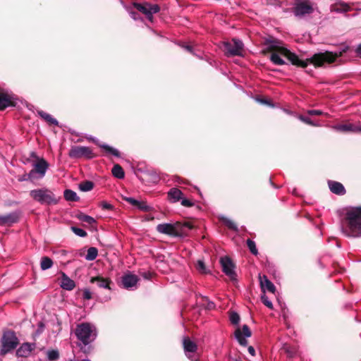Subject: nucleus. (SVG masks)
Masks as SVG:
<instances>
[{
	"label": "nucleus",
	"mask_w": 361,
	"mask_h": 361,
	"mask_svg": "<svg viewBox=\"0 0 361 361\" xmlns=\"http://www.w3.org/2000/svg\"><path fill=\"white\" fill-rule=\"evenodd\" d=\"M269 48L271 50L270 59L274 64L283 65L285 61L282 57H285L293 65L302 68L307 67L309 63H312L316 67L322 66L325 63H331L348 49V46H344L339 51L334 53L330 51L317 53L311 58L302 61L295 54L283 47L279 42H273L270 44Z\"/></svg>",
	"instance_id": "obj_1"
},
{
	"label": "nucleus",
	"mask_w": 361,
	"mask_h": 361,
	"mask_svg": "<svg viewBox=\"0 0 361 361\" xmlns=\"http://www.w3.org/2000/svg\"><path fill=\"white\" fill-rule=\"evenodd\" d=\"M345 222L348 228V235L361 236V207L349 208L345 214Z\"/></svg>",
	"instance_id": "obj_2"
},
{
	"label": "nucleus",
	"mask_w": 361,
	"mask_h": 361,
	"mask_svg": "<svg viewBox=\"0 0 361 361\" xmlns=\"http://www.w3.org/2000/svg\"><path fill=\"white\" fill-rule=\"evenodd\" d=\"M193 226L190 223L181 224L179 222L175 224H160L157 226V231L162 234L171 236H180L191 230Z\"/></svg>",
	"instance_id": "obj_3"
},
{
	"label": "nucleus",
	"mask_w": 361,
	"mask_h": 361,
	"mask_svg": "<svg viewBox=\"0 0 361 361\" xmlns=\"http://www.w3.org/2000/svg\"><path fill=\"white\" fill-rule=\"evenodd\" d=\"M30 197L36 202L42 204H56L59 198L49 190L39 188L30 192Z\"/></svg>",
	"instance_id": "obj_4"
},
{
	"label": "nucleus",
	"mask_w": 361,
	"mask_h": 361,
	"mask_svg": "<svg viewBox=\"0 0 361 361\" xmlns=\"http://www.w3.org/2000/svg\"><path fill=\"white\" fill-rule=\"evenodd\" d=\"M75 334L78 338L85 345L93 341L97 336L95 327L89 323H82L78 325Z\"/></svg>",
	"instance_id": "obj_5"
},
{
	"label": "nucleus",
	"mask_w": 361,
	"mask_h": 361,
	"mask_svg": "<svg viewBox=\"0 0 361 361\" xmlns=\"http://www.w3.org/2000/svg\"><path fill=\"white\" fill-rule=\"evenodd\" d=\"M0 355H4L15 349L18 344V339L12 331H5L1 340Z\"/></svg>",
	"instance_id": "obj_6"
},
{
	"label": "nucleus",
	"mask_w": 361,
	"mask_h": 361,
	"mask_svg": "<svg viewBox=\"0 0 361 361\" xmlns=\"http://www.w3.org/2000/svg\"><path fill=\"white\" fill-rule=\"evenodd\" d=\"M48 166L49 164L47 161L44 159L37 160V161L33 164V169L28 173V178L30 180L42 178L44 176Z\"/></svg>",
	"instance_id": "obj_7"
},
{
	"label": "nucleus",
	"mask_w": 361,
	"mask_h": 361,
	"mask_svg": "<svg viewBox=\"0 0 361 361\" xmlns=\"http://www.w3.org/2000/svg\"><path fill=\"white\" fill-rule=\"evenodd\" d=\"M224 51L227 56H243V44L240 40L233 39L224 43Z\"/></svg>",
	"instance_id": "obj_8"
},
{
	"label": "nucleus",
	"mask_w": 361,
	"mask_h": 361,
	"mask_svg": "<svg viewBox=\"0 0 361 361\" xmlns=\"http://www.w3.org/2000/svg\"><path fill=\"white\" fill-rule=\"evenodd\" d=\"M133 6L143 13L150 22L153 21V14L158 13L160 10L157 4H151L149 3H134Z\"/></svg>",
	"instance_id": "obj_9"
},
{
	"label": "nucleus",
	"mask_w": 361,
	"mask_h": 361,
	"mask_svg": "<svg viewBox=\"0 0 361 361\" xmlns=\"http://www.w3.org/2000/svg\"><path fill=\"white\" fill-rule=\"evenodd\" d=\"M68 155L70 157L74 159H78L82 157L86 159H92L94 157L92 150L90 147L84 146L73 147L70 149Z\"/></svg>",
	"instance_id": "obj_10"
},
{
	"label": "nucleus",
	"mask_w": 361,
	"mask_h": 361,
	"mask_svg": "<svg viewBox=\"0 0 361 361\" xmlns=\"http://www.w3.org/2000/svg\"><path fill=\"white\" fill-rule=\"evenodd\" d=\"M252 335L248 326L244 324L242 327L238 326L234 332V336L240 345L246 346L247 345V338Z\"/></svg>",
	"instance_id": "obj_11"
},
{
	"label": "nucleus",
	"mask_w": 361,
	"mask_h": 361,
	"mask_svg": "<svg viewBox=\"0 0 361 361\" xmlns=\"http://www.w3.org/2000/svg\"><path fill=\"white\" fill-rule=\"evenodd\" d=\"M223 271L231 279L235 280L236 274L234 270V264L228 257H223L220 259Z\"/></svg>",
	"instance_id": "obj_12"
},
{
	"label": "nucleus",
	"mask_w": 361,
	"mask_h": 361,
	"mask_svg": "<svg viewBox=\"0 0 361 361\" xmlns=\"http://www.w3.org/2000/svg\"><path fill=\"white\" fill-rule=\"evenodd\" d=\"M313 8L308 1L298 2L295 7L294 13L297 16H302L311 13Z\"/></svg>",
	"instance_id": "obj_13"
},
{
	"label": "nucleus",
	"mask_w": 361,
	"mask_h": 361,
	"mask_svg": "<svg viewBox=\"0 0 361 361\" xmlns=\"http://www.w3.org/2000/svg\"><path fill=\"white\" fill-rule=\"evenodd\" d=\"M13 99L14 98L12 95L4 92H0V110L14 106Z\"/></svg>",
	"instance_id": "obj_14"
},
{
	"label": "nucleus",
	"mask_w": 361,
	"mask_h": 361,
	"mask_svg": "<svg viewBox=\"0 0 361 361\" xmlns=\"http://www.w3.org/2000/svg\"><path fill=\"white\" fill-rule=\"evenodd\" d=\"M138 278L135 274H128L123 276L122 283L125 288L130 289L136 286Z\"/></svg>",
	"instance_id": "obj_15"
},
{
	"label": "nucleus",
	"mask_w": 361,
	"mask_h": 361,
	"mask_svg": "<svg viewBox=\"0 0 361 361\" xmlns=\"http://www.w3.org/2000/svg\"><path fill=\"white\" fill-rule=\"evenodd\" d=\"M19 215L17 212H13L6 215L0 216V225L10 226L18 221Z\"/></svg>",
	"instance_id": "obj_16"
},
{
	"label": "nucleus",
	"mask_w": 361,
	"mask_h": 361,
	"mask_svg": "<svg viewBox=\"0 0 361 361\" xmlns=\"http://www.w3.org/2000/svg\"><path fill=\"white\" fill-rule=\"evenodd\" d=\"M259 278L260 286L264 293L266 290L269 291L272 293H274L275 292V290H276L275 286L273 284V283L271 282L268 279L267 276H262L259 275Z\"/></svg>",
	"instance_id": "obj_17"
},
{
	"label": "nucleus",
	"mask_w": 361,
	"mask_h": 361,
	"mask_svg": "<svg viewBox=\"0 0 361 361\" xmlns=\"http://www.w3.org/2000/svg\"><path fill=\"white\" fill-rule=\"evenodd\" d=\"M60 286L64 290H72L75 287V283L65 273H61Z\"/></svg>",
	"instance_id": "obj_18"
},
{
	"label": "nucleus",
	"mask_w": 361,
	"mask_h": 361,
	"mask_svg": "<svg viewBox=\"0 0 361 361\" xmlns=\"http://www.w3.org/2000/svg\"><path fill=\"white\" fill-rule=\"evenodd\" d=\"M35 348V345L25 343H23L16 351V354L18 357H27L32 350Z\"/></svg>",
	"instance_id": "obj_19"
},
{
	"label": "nucleus",
	"mask_w": 361,
	"mask_h": 361,
	"mask_svg": "<svg viewBox=\"0 0 361 361\" xmlns=\"http://www.w3.org/2000/svg\"><path fill=\"white\" fill-rule=\"evenodd\" d=\"M183 348L185 352L186 356L190 358V353H195L197 348V345L192 341L189 338H185L183 339Z\"/></svg>",
	"instance_id": "obj_20"
},
{
	"label": "nucleus",
	"mask_w": 361,
	"mask_h": 361,
	"mask_svg": "<svg viewBox=\"0 0 361 361\" xmlns=\"http://www.w3.org/2000/svg\"><path fill=\"white\" fill-rule=\"evenodd\" d=\"M335 130L342 132L361 131V128L352 123L341 124L333 127Z\"/></svg>",
	"instance_id": "obj_21"
},
{
	"label": "nucleus",
	"mask_w": 361,
	"mask_h": 361,
	"mask_svg": "<svg viewBox=\"0 0 361 361\" xmlns=\"http://www.w3.org/2000/svg\"><path fill=\"white\" fill-rule=\"evenodd\" d=\"M329 187L330 190L336 195H344L345 192V190L343 185L338 182L336 181H329Z\"/></svg>",
	"instance_id": "obj_22"
},
{
	"label": "nucleus",
	"mask_w": 361,
	"mask_h": 361,
	"mask_svg": "<svg viewBox=\"0 0 361 361\" xmlns=\"http://www.w3.org/2000/svg\"><path fill=\"white\" fill-rule=\"evenodd\" d=\"M168 196L171 202H176L182 199L183 192L179 189L173 188L169 191Z\"/></svg>",
	"instance_id": "obj_23"
},
{
	"label": "nucleus",
	"mask_w": 361,
	"mask_h": 361,
	"mask_svg": "<svg viewBox=\"0 0 361 361\" xmlns=\"http://www.w3.org/2000/svg\"><path fill=\"white\" fill-rule=\"evenodd\" d=\"M91 283H97V286L99 288L110 289L109 284L111 281L109 279H104L101 276L92 277L90 280Z\"/></svg>",
	"instance_id": "obj_24"
},
{
	"label": "nucleus",
	"mask_w": 361,
	"mask_h": 361,
	"mask_svg": "<svg viewBox=\"0 0 361 361\" xmlns=\"http://www.w3.org/2000/svg\"><path fill=\"white\" fill-rule=\"evenodd\" d=\"M38 114L49 123L58 126V121L55 118H54L50 114L42 111H39Z\"/></svg>",
	"instance_id": "obj_25"
},
{
	"label": "nucleus",
	"mask_w": 361,
	"mask_h": 361,
	"mask_svg": "<svg viewBox=\"0 0 361 361\" xmlns=\"http://www.w3.org/2000/svg\"><path fill=\"white\" fill-rule=\"evenodd\" d=\"M111 172L114 176H115L117 178L121 179L124 178V171L122 167L118 164H116L114 166Z\"/></svg>",
	"instance_id": "obj_26"
},
{
	"label": "nucleus",
	"mask_w": 361,
	"mask_h": 361,
	"mask_svg": "<svg viewBox=\"0 0 361 361\" xmlns=\"http://www.w3.org/2000/svg\"><path fill=\"white\" fill-rule=\"evenodd\" d=\"M53 265L52 260L48 257H43L41 259L40 267L42 270H47L51 268Z\"/></svg>",
	"instance_id": "obj_27"
},
{
	"label": "nucleus",
	"mask_w": 361,
	"mask_h": 361,
	"mask_svg": "<svg viewBox=\"0 0 361 361\" xmlns=\"http://www.w3.org/2000/svg\"><path fill=\"white\" fill-rule=\"evenodd\" d=\"M98 254L97 249L92 247L87 250V253L85 256V259L89 261H92L96 259Z\"/></svg>",
	"instance_id": "obj_28"
},
{
	"label": "nucleus",
	"mask_w": 361,
	"mask_h": 361,
	"mask_svg": "<svg viewBox=\"0 0 361 361\" xmlns=\"http://www.w3.org/2000/svg\"><path fill=\"white\" fill-rule=\"evenodd\" d=\"M64 197L68 201H76L78 199L76 192L71 190L64 191Z\"/></svg>",
	"instance_id": "obj_29"
},
{
	"label": "nucleus",
	"mask_w": 361,
	"mask_h": 361,
	"mask_svg": "<svg viewBox=\"0 0 361 361\" xmlns=\"http://www.w3.org/2000/svg\"><path fill=\"white\" fill-rule=\"evenodd\" d=\"M93 187H94L93 183L92 181H89V180L82 182L79 185L80 190L83 192L90 191L91 190H92Z\"/></svg>",
	"instance_id": "obj_30"
},
{
	"label": "nucleus",
	"mask_w": 361,
	"mask_h": 361,
	"mask_svg": "<svg viewBox=\"0 0 361 361\" xmlns=\"http://www.w3.org/2000/svg\"><path fill=\"white\" fill-rule=\"evenodd\" d=\"M100 147L102 149H104L106 152L110 153L115 157H120V153L116 149H115L111 146H109L107 145H101Z\"/></svg>",
	"instance_id": "obj_31"
},
{
	"label": "nucleus",
	"mask_w": 361,
	"mask_h": 361,
	"mask_svg": "<svg viewBox=\"0 0 361 361\" xmlns=\"http://www.w3.org/2000/svg\"><path fill=\"white\" fill-rule=\"evenodd\" d=\"M78 218L82 222L87 223L90 225H92L94 223H95V220L92 216L86 214H80Z\"/></svg>",
	"instance_id": "obj_32"
},
{
	"label": "nucleus",
	"mask_w": 361,
	"mask_h": 361,
	"mask_svg": "<svg viewBox=\"0 0 361 361\" xmlns=\"http://www.w3.org/2000/svg\"><path fill=\"white\" fill-rule=\"evenodd\" d=\"M247 245L249 250L253 255H257L258 254L257 249L256 247V245L254 241H252L250 239H248L247 240Z\"/></svg>",
	"instance_id": "obj_33"
},
{
	"label": "nucleus",
	"mask_w": 361,
	"mask_h": 361,
	"mask_svg": "<svg viewBox=\"0 0 361 361\" xmlns=\"http://www.w3.org/2000/svg\"><path fill=\"white\" fill-rule=\"evenodd\" d=\"M229 319L233 324L237 325L240 322V316L238 313L232 312L230 313Z\"/></svg>",
	"instance_id": "obj_34"
},
{
	"label": "nucleus",
	"mask_w": 361,
	"mask_h": 361,
	"mask_svg": "<svg viewBox=\"0 0 361 361\" xmlns=\"http://www.w3.org/2000/svg\"><path fill=\"white\" fill-rule=\"evenodd\" d=\"M135 207L144 212H147L150 209V207L144 201L137 200V203Z\"/></svg>",
	"instance_id": "obj_35"
},
{
	"label": "nucleus",
	"mask_w": 361,
	"mask_h": 361,
	"mask_svg": "<svg viewBox=\"0 0 361 361\" xmlns=\"http://www.w3.org/2000/svg\"><path fill=\"white\" fill-rule=\"evenodd\" d=\"M196 269H197V271L200 273H202V274H206L207 272L206 267L204 265V263L202 260L197 261V264H196Z\"/></svg>",
	"instance_id": "obj_36"
},
{
	"label": "nucleus",
	"mask_w": 361,
	"mask_h": 361,
	"mask_svg": "<svg viewBox=\"0 0 361 361\" xmlns=\"http://www.w3.org/2000/svg\"><path fill=\"white\" fill-rule=\"evenodd\" d=\"M71 230L75 235L80 237H85L87 235V232L82 228L72 226Z\"/></svg>",
	"instance_id": "obj_37"
},
{
	"label": "nucleus",
	"mask_w": 361,
	"mask_h": 361,
	"mask_svg": "<svg viewBox=\"0 0 361 361\" xmlns=\"http://www.w3.org/2000/svg\"><path fill=\"white\" fill-rule=\"evenodd\" d=\"M59 352L55 350H49L47 353V357L49 360L54 361L59 358Z\"/></svg>",
	"instance_id": "obj_38"
},
{
	"label": "nucleus",
	"mask_w": 361,
	"mask_h": 361,
	"mask_svg": "<svg viewBox=\"0 0 361 361\" xmlns=\"http://www.w3.org/2000/svg\"><path fill=\"white\" fill-rule=\"evenodd\" d=\"M298 118H299L301 121H302V122H304V123H307V124H308V125L313 126H319L318 124H317V123H314V122H313V121H312L310 118H308V117H306V116H304L300 115V116H298Z\"/></svg>",
	"instance_id": "obj_39"
},
{
	"label": "nucleus",
	"mask_w": 361,
	"mask_h": 361,
	"mask_svg": "<svg viewBox=\"0 0 361 361\" xmlns=\"http://www.w3.org/2000/svg\"><path fill=\"white\" fill-rule=\"evenodd\" d=\"M261 300L264 305H266L267 307H269V309L273 308L272 302L269 300L268 297L265 294H263L262 295Z\"/></svg>",
	"instance_id": "obj_40"
},
{
	"label": "nucleus",
	"mask_w": 361,
	"mask_h": 361,
	"mask_svg": "<svg viewBox=\"0 0 361 361\" xmlns=\"http://www.w3.org/2000/svg\"><path fill=\"white\" fill-rule=\"evenodd\" d=\"M224 222L229 228L233 230H237L235 224L231 220L228 219H224Z\"/></svg>",
	"instance_id": "obj_41"
},
{
	"label": "nucleus",
	"mask_w": 361,
	"mask_h": 361,
	"mask_svg": "<svg viewBox=\"0 0 361 361\" xmlns=\"http://www.w3.org/2000/svg\"><path fill=\"white\" fill-rule=\"evenodd\" d=\"M180 200H181V204L184 207H190L193 206V204H194L191 200L185 199V198L182 197V199Z\"/></svg>",
	"instance_id": "obj_42"
},
{
	"label": "nucleus",
	"mask_w": 361,
	"mask_h": 361,
	"mask_svg": "<svg viewBox=\"0 0 361 361\" xmlns=\"http://www.w3.org/2000/svg\"><path fill=\"white\" fill-rule=\"evenodd\" d=\"M307 114L309 115H315V116H320V115H327V114H324L323 111L320 110H309L307 111Z\"/></svg>",
	"instance_id": "obj_43"
},
{
	"label": "nucleus",
	"mask_w": 361,
	"mask_h": 361,
	"mask_svg": "<svg viewBox=\"0 0 361 361\" xmlns=\"http://www.w3.org/2000/svg\"><path fill=\"white\" fill-rule=\"evenodd\" d=\"M83 298L85 300H90L92 298V293L89 289H87V288L84 289Z\"/></svg>",
	"instance_id": "obj_44"
},
{
	"label": "nucleus",
	"mask_w": 361,
	"mask_h": 361,
	"mask_svg": "<svg viewBox=\"0 0 361 361\" xmlns=\"http://www.w3.org/2000/svg\"><path fill=\"white\" fill-rule=\"evenodd\" d=\"M341 8H335L337 11H348L350 9V6L348 4H341Z\"/></svg>",
	"instance_id": "obj_45"
},
{
	"label": "nucleus",
	"mask_w": 361,
	"mask_h": 361,
	"mask_svg": "<svg viewBox=\"0 0 361 361\" xmlns=\"http://www.w3.org/2000/svg\"><path fill=\"white\" fill-rule=\"evenodd\" d=\"M101 207L103 209H106V210H111L113 209V206L106 202H102L101 203Z\"/></svg>",
	"instance_id": "obj_46"
},
{
	"label": "nucleus",
	"mask_w": 361,
	"mask_h": 361,
	"mask_svg": "<svg viewBox=\"0 0 361 361\" xmlns=\"http://www.w3.org/2000/svg\"><path fill=\"white\" fill-rule=\"evenodd\" d=\"M124 200L135 207L136 206V204L137 203V200L133 197H125Z\"/></svg>",
	"instance_id": "obj_47"
},
{
	"label": "nucleus",
	"mask_w": 361,
	"mask_h": 361,
	"mask_svg": "<svg viewBox=\"0 0 361 361\" xmlns=\"http://www.w3.org/2000/svg\"><path fill=\"white\" fill-rule=\"evenodd\" d=\"M130 15L131 18L135 20L140 19V18L138 17V15L135 12L131 11V12H130Z\"/></svg>",
	"instance_id": "obj_48"
},
{
	"label": "nucleus",
	"mask_w": 361,
	"mask_h": 361,
	"mask_svg": "<svg viewBox=\"0 0 361 361\" xmlns=\"http://www.w3.org/2000/svg\"><path fill=\"white\" fill-rule=\"evenodd\" d=\"M248 352L252 356H254L255 355V350L252 346L248 347Z\"/></svg>",
	"instance_id": "obj_49"
},
{
	"label": "nucleus",
	"mask_w": 361,
	"mask_h": 361,
	"mask_svg": "<svg viewBox=\"0 0 361 361\" xmlns=\"http://www.w3.org/2000/svg\"><path fill=\"white\" fill-rule=\"evenodd\" d=\"M356 53L360 57H361V44L357 46L356 49Z\"/></svg>",
	"instance_id": "obj_50"
},
{
	"label": "nucleus",
	"mask_w": 361,
	"mask_h": 361,
	"mask_svg": "<svg viewBox=\"0 0 361 361\" xmlns=\"http://www.w3.org/2000/svg\"><path fill=\"white\" fill-rule=\"evenodd\" d=\"M187 51L192 52V47L189 45H186L183 47Z\"/></svg>",
	"instance_id": "obj_51"
},
{
	"label": "nucleus",
	"mask_w": 361,
	"mask_h": 361,
	"mask_svg": "<svg viewBox=\"0 0 361 361\" xmlns=\"http://www.w3.org/2000/svg\"><path fill=\"white\" fill-rule=\"evenodd\" d=\"M30 180L28 178V174L27 175V177H23L22 178H19V180L20 181H22V180Z\"/></svg>",
	"instance_id": "obj_52"
},
{
	"label": "nucleus",
	"mask_w": 361,
	"mask_h": 361,
	"mask_svg": "<svg viewBox=\"0 0 361 361\" xmlns=\"http://www.w3.org/2000/svg\"><path fill=\"white\" fill-rule=\"evenodd\" d=\"M260 102H261L262 103H266V102H265V101H264V100H260Z\"/></svg>",
	"instance_id": "obj_53"
},
{
	"label": "nucleus",
	"mask_w": 361,
	"mask_h": 361,
	"mask_svg": "<svg viewBox=\"0 0 361 361\" xmlns=\"http://www.w3.org/2000/svg\"><path fill=\"white\" fill-rule=\"evenodd\" d=\"M82 361H90L89 360H82Z\"/></svg>",
	"instance_id": "obj_54"
}]
</instances>
